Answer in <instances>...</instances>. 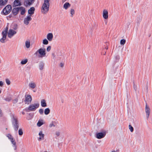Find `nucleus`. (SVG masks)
I'll return each instance as SVG.
<instances>
[{
	"instance_id": "obj_1",
	"label": "nucleus",
	"mask_w": 152,
	"mask_h": 152,
	"mask_svg": "<svg viewBox=\"0 0 152 152\" xmlns=\"http://www.w3.org/2000/svg\"><path fill=\"white\" fill-rule=\"evenodd\" d=\"M50 0H44L41 8L42 12L44 14L47 13L49 10L50 6L49 1Z\"/></svg>"
},
{
	"instance_id": "obj_2",
	"label": "nucleus",
	"mask_w": 152,
	"mask_h": 152,
	"mask_svg": "<svg viewBox=\"0 0 152 152\" xmlns=\"http://www.w3.org/2000/svg\"><path fill=\"white\" fill-rule=\"evenodd\" d=\"M39 103L31 104H30L28 107L26 108L25 110L27 112L34 111L39 107Z\"/></svg>"
},
{
	"instance_id": "obj_3",
	"label": "nucleus",
	"mask_w": 152,
	"mask_h": 152,
	"mask_svg": "<svg viewBox=\"0 0 152 152\" xmlns=\"http://www.w3.org/2000/svg\"><path fill=\"white\" fill-rule=\"evenodd\" d=\"M45 49L44 48H40L38 49L35 53L34 55H37L38 53L39 54V57L40 58H43L46 56V53Z\"/></svg>"
},
{
	"instance_id": "obj_4",
	"label": "nucleus",
	"mask_w": 152,
	"mask_h": 152,
	"mask_svg": "<svg viewBox=\"0 0 152 152\" xmlns=\"http://www.w3.org/2000/svg\"><path fill=\"white\" fill-rule=\"evenodd\" d=\"M12 124L14 130L17 131L19 127V124L17 118L13 115L12 116Z\"/></svg>"
},
{
	"instance_id": "obj_5",
	"label": "nucleus",
	"mask_w": 152,
	"mask_h": 152,
	"mask_svg": "<svg viewBox=\"0 0 152 152\" xmlns=\"http://www.w3.org/2000/svg\"><path fill=\"white\" fill-rule=\"evenodd\" d=\"M12 7L10 4L7 5L3 10L1 13L4 15L9 14L12 10Z\"/></svg>"
},
{
	"instance_id": "obj_6",
	"label": "nucleus",
	"mask_w": 152,
	"mask_h": 152,
	"mask_svg": "<svg viewBox=\"0 0 152 152\" xmlns=\"http://www.w3.org/2000/svg\"><path fill=\"white\" fill-rule=\"evenodd\" d=\"M8 29V27L7 26L5 29L2 32V37L0 39V41L1 43H4L5 42V40L7 37Z\"/></svg>"
},
{
	"instance_id": "obj_7",
	"label": "nucleus",
	"mask_w": 152,
	"mask_h": 152,
	"mask_svg": "<svg viewBox=\"0 0 152 152\" xmlns=\"http://www.w3.org/2000/svg\"><path fill=\"white\" fill-rule=\"evenodd\" d=\"M25 99L24 102L26 104H30L32 100V98L31 95H26Z\"/></svg>"
},
{
	"instance_id": "obj_8",
	"label": "nucleus",
	"mask_w": 152,
	"mask_h": 152,
	"mask_svg": "<svg viewBox=\"0 0 152 152\" xmlns=\"http://www.w3.org/2000/svg\"><path fill=\"white\" fill-rule=\"evenodd\" d=\"M106 134L105 132H99L96 134V137L98 139L104 138Z\"/></svg>"
},
{
	"instance_id": "obj_9",
	"label": "nucleus",
	"mask_w": 152,
	"mask_h": 152,
	"mask_svg": "<svg viewBox=\"0 0 152 152\" xmlns=\"http://www.w3.org/2000/svg\"><path fill=\"white\" fill-rule=\"evenodd\" d=\"M32 20V18H31V15H28L26 17L24 18V19L23 22L24 24L26 25H28L30 21Z\"/></svg>"
},
{
	"instance_id": "obj_10",
	"label": "nucleus",
	"mask_w": 152,
	"mask_h": 152,
	"mask_svg": "<svg viewBox=\"0 0 152 152\" xmlns=\"http://www.w3.org/2000/svg\"><path fill=\"white\" fill-rule=\"evenodd\" d=\"M16 32L12 29H10L8 33V36L10 38H11L14 35L16 34Z\"/></svg>"
},
{
	"instance_id": "obj_11",
	"label": "nucleus",
	"mask_w": 152,
	"mask_h": 152,
	"mask_svg": "<svg viewBox=\"0 0 152 152\" xmlns=\"http://www.w3.org/2000/svg\"><path fill=\"white\" fill-rule=\"evenodd\" d=\"M28 86L30 89H34L37 87L36 83L34 81H31L29 83Z\"/></svg>"
},
{
	"instance_id": "obj_12",
	"label": "nucleus",
	"mask_w": 152,
	"mask_h": 152,
	"mask_svg": "<svg viewBox=\"0 0 152 152\" xmlns=\"http://www.w3.org/2000/svg\"><path fill=\"white\" fill-rule=\"evenodd\" d=\"M145 111L146 114V118L147 119H148L149 117L150 111V108L149 106H148L147 104L145 105Z\"/></svg>"
},
{
	"instance_id": "obj_13",
	"label": "nucleus",
	"mask_w": 152,
	"mask_h": 152,
	"mask_svg": "<svg viewBox=\"0 0 152 152\" xmlns=\"http://www.w3.org/2000/svg\"><path fill=\"white\" fill-rule=\"evenodd\" d=\"M35 0H24V4L26 6H29L32 4Z\"/></svg>"
},
{
	"instance_id": "obj_14",
	"label": "nucleus",
	"mask_w": 152,
	"mask_h": 152,
	"mask_svg": "<svg viewBox=\"0 0 152 152\" xmlns=\"http://www.w3.org/2000/svg\"><path fill=\"white\" fill-rule=\"evenodd\" d=\"M102 16L103 18L107 19L108 17V11L106 9H104L102 12Z\"/></svg>"
},
{
	"instance_id": "obj_15",
	"label": "nucleus",
	"mask_w": 152,
	"mask_h": 152,
	"mask_svg": "<svg viewBox=\"0 0 152 152\" xmlns=\"http://www.w3.org/2000/svg\"><path fill=\"white\" fill-rule=\"evenodd\" d=\"M19 11V7H15L12 10V13L14 15H16Z\"/></svg>"
},
{
	"instance_id": "obj_16",
	"label": "nucleus",
	"mask_w": 152,
	"mask_h": 152,
	"mask_svg": "<svg viewBox=\"0 0 152 152\" xmlns=\"http://www.w3.org/2000/svg\"><path fill=\"white\" fill-rule=\"evenodd\" d=\"M39 137L38 139V140L40 141L42 140H43L44 139V137L45 135L43 133V132L42 131H40L39 133Z\"/></svg>"
},
{
	"instance_id": "obj_17",
	"label": "nucleus",
	"mask_w": 152,
	"mask_h": 152,
	"mask_svg": "<svg viewBox=\"0 0 152 152\" xmlns=\"http://www.w3.org/2000/svg\"><path fill=\"white\" fill-rule=\"evenodd\" d=\"M53 37V35L51 33H49L47 34V39L50 41H52Z\"/></svg>"
},
{
	"instance_id": "obj_18",
	"label": "nucleus",
	"mask_w": 152,
	"mask_h": 152,
	"mask_svg": "<svg viewBox=\"0 0 152 152\" xmlns=\"http://www.w3.org/2000/svg\"><path fill=\"white\" fill-rule=\"evenodd\" d=\"M45 64L44 62L42 61H40L39 64V69L40 70H42L44 68Z\"/></svg>"
},
{
	"instance_id": "obj_19",
	"label": "nucleus",
	"mask_w": 152,
	"mask_h": 152,
	"mask_svg": "<svg viewBox=\"0 0 152 152\" xmlns=\"http://www.w3.org/2000/svg\"><path fill=\"white\" fill-rule=\"evenodd\" d=\"M34 10L35 9L34 7H31L30 8L28 11V14L30 15H31H31L34 13Z\"/></svg>"
},
{
	"instance_id": "obj_20",
	"label": "nucleus",
	"mask_w": 152,
	"mask_h": 152,
	"mask_svg": "<svg viewBox=\"0 0 152 152\" xmlns=\"http://www.w3.org/2000/svg\"><path fill=\"white\" fill-rule=\"evenodd\" d=\"M21 0H15L14 1V5L15 7L20 6L21 5Z\"/></svg>"
},
{
	"instance_id": "obj_21",
	"label": "nucleus",
	"mask_w": 152,
	"mask_h": 152,
	"mask_svg": "<svg viewBox=\"0 0 152 152\" xmlns=\"http://www.w3.org/2000/svg\"><path fill=\"white\" fill-rule=\"evenodd\" d=\"M19 11H20V14L21 15H24L25 12L26 10L25 8L23 7H19Z\"/></svg>"
},
{
	"instance_id": "obj_22",
	"label": "nucleus",
	"mask_w": 152,
	"mask_h": 152,
	"mask_svg": "<svg viewBox=\"0 0 152 152\" xmlns=\"http://www.w3.org/2000/svg\"><path fill=\"white\" fill-rule=\"evenodd\" d=\"M8 0H0V4L2 6L6 5L7 3Z\"/></svg>"
},
{
	"instance_id": "obj_23",
	"label": "nucleus",
	"mask_w": 152,
	"mask_h": 152,
	"mask_svg": "<svg viewBox=\"0 0 152 152\" xmlns=\"http://www.w3.org/2000/svg\"><path fill=\"white\" fill-rule=\"evenodd\" d=\"M70 4L68 2H66L63 5V8L65 10H67V9L70 7Z\"/></svg>"
},
{
	"instance_id": "obj_24",
	"label": "nucleus",
	"mask_w": 152,
	"mask_h": 152,
	"mask_svg": "<svg viewBox=\"0 0 152 152\" xmlns=\"http://www.w3.org/2000/svg\"><path fill=\"white\" fill-rule=\"evenodd\" d=\"M44 124V122L43 120H39L37 123V125L38 126L40 127L42 125Z\"/></svg>"
},
{
	"instance_id": "obj_25",
	"label": "nucleus",
	"mask_w": 152,
	"mask_h": 152,
	"mask_svg": "<svg viewBox=\"0 0 152 152\" xmlns=\"http://www.w3.org/2000/svg\"><path fill=\"white\" fill-rule=\"evenodd\" d=\"M41 105L42 107H46L47 104L46 100L44 99H42L41 101Z\"/></svg>"
},
{
	"instance_id": "obj_26",
	"label": "nucleus",
	"mask_w": 152,
	"mask_h": 152,
	"mask_svg": "<svg viewBox=\"0 0 152 152\" xmlns=\"http://www.w3.org/2000/svg\"><path fill=\"white\" fill-rule=\"evenodd\" d=\"M25 46L27 48H28L30 47V42L29 40H27L25 42Z\"/></svg>"
},
{
	"instance_id": "obj_27",
	"label": "nucleus",
	"mask_w": 152,
	"mask_h": 152,
	"mask_svg": "<svg viewBox=\"0 0 152 152\" xmlns=\"http://www.w3.org/2000/svg\"><path fill=\"white\" fill-rule=\"evenodd\" d=\"M50 112V110L49 108H47L45 109L44 110V113L45 115H48L49 113Z\"/></svg>"
},
{
	"instance_id": "obj_28",
	"label": "nucleus",
	"mask_w": 152,
	"mask_h": 152,
	"mask_svg": "<svg viewBox=\"0 0 152 152\" xmlns=\"http://www.w3.org/2000/svg\"><path fill=\"white\" fill-rule=\"evenodd\" d=\"M70 13L71 14L70 16L71 17H72L75 14V11L73 9H71L70 11Z\"/></svg>"
},
{
	"instance_id": "obj_29",
	"label": "nucleus",
	"mask_w": 152,
	"mask_h": 152,
	"mask_svg": "<svg viewBox=\"0 0 152 152\" xmlns=\"http://www.w3.org/2000/svg\"><path fill=\"white\" fill-rule=\"evenodd\" d=\"M28 62V59H25L21 61L20 63L21 64L24 65L26 64Z\"/></svg>"
},
{
	"instance_id": "obj_30",
	"label": "nucleus",
	"mask_w": 152,
	"mask_h": 152,
	"mask_svg": "<svg viewBox=\"0 0 152 152\" xmlns=\"http://www.w3.org/2000/svg\"><path fill=\"white\" fill-rule=\"evenodd\" d=\"M18 134L20 136H22L23 134V130L21 129H19L18 130Z\"/></svg>"
},
{
	"instance_id": "obj_31",
	"label": "nucleus",
	"mask_w": 152,
	"mask_h": 152,
	"mask_svg": "<svg viewBox=\"0 0 152 152\" xmlns=\"http://www.w3.org/2000/svg\"><path fill=\"white\" fill-rule=\"evenodd\" d=\"M42 43L44 45H47L48 44V41L46 39H45L43 40Z\"/></svg>"
},
{
	"instance_id": "obj_32",
	"label": "nucleus",
	"mask_w": 152,
	"mask_h": 152,
	"mask_svg": "<svg viewBox=\"0 0 152 152\" xmlns=\"http://www.w3.org/2000/svg\"><path fill=\"white\" fill-rule=\"evenodd\" d=\"M126 42V40L125 39H121L120 41V44L121 45H124Z\"/></svg>"
},
{
	"instance_id": "obj_33",
	"label": "nucleus",
	"mask_w": 152,
	"mask_h": 152,
	"mask_svg": "<svg viewBox=\"0 0 152 152\" xmlns=\"http://www.w3.org/2000/svg\"><path fill=\"white\" fill-rule=\"evenodd\" d=\"M5 81L7 85H9L10 84V81L8 78H6L5 80Z\"/></svg>"
},
{
	"instance_id": "obj_34",
	"label": "nucleus",
	"mask_w": 152,
	"mask_h": 152,
	"mask_svg": "<svg viewBox=\"0 0 152 152\" xmlns=\"http://www.w3.org/2000/svg\"><path fill=\"white\" fill-rule=\"evenodd\" d=\"M129 129H130V131L132 132L133 131L134 128L131 125H129Z\"/></svg>"
},
{
	"instance_id": "obj_35",
	"label": "nucleus",
	"mask_w": 152,
	"mask_h": 152,
	"mask_svg": "<svg viewBox=\"0 0 152 152\" xmlns=\"http://www.w3.org/2000/svg\"><path fill=\"white\" fill-rule=\"evenodd\" d=\"M11 142L14 145H16V142L15 141V140L13 138H12L10 140Z\"/></svg>"
},
{
	"instance_id": "obj_36",
	"label": "nucleus",
	"mask_w": 152,
	"mask_h": 152,
	"mask_svg": "<svg viewBox=\"0 0 152 152\" xmlns=\"http://www.w3.org/2000/svg\"><path fill=\"white\" fill-rule=\"evenodd\" d=\"M7 137H8L9 139L10 140L12 138H13V137L10 134H8L7 135Z\"/></svg>"
},
{
	"instance_id": "obj_37",
	"label": "nucleus",
	"mask_w": 152,
	"mask_h": 152,
	"mask_svg": "<svg viewBox=\"0 0 152 152\" xmlns=\"http://www.w3.org/2000/svg\"><path fill=\"white\" fill-rule=\"evenodd\" d=\"M5 100L6 101L10 102L11 100V98L10 97H7L5 99Z\"/></svg>"
},
{
	"instance_id": "obj_38",
	"label": "nucleus",
	"mask_w": 152,
	"mask_h": 152,
	"mask_svg": "<svg viewBox=\"0 0 152 152\" xmlns=\"http://www.w3.org/2000/svg\"><path fill=\"white\" fill-rule=\"evenodd\" d=\"M39 112L41 114H42L43 113L44 110L42 109H40L39 110Z\"/></svg>"
},
{
	"instance_id": "obj_39",
	"label": "nucleus",
	"mask_w": 152,
	"mask_h": 152,
	"mask_svg": "<svg viewBox=\"0 0 152 152\" xmlns=\"http://www.w3.org/2000/svg\"><path fill=\"white\" fill-rule=\"evenodd\" d=\"M55 125L52 122L50 123L49 125V127H55Z\"/></svg>"
},
{
	"instance_id": "obj_40",
	"label": "nucleus",
	"mask_w": 152,
	"mask_h": 152,
	"mask_svg": "<svg viewBox=\"0 0 152 152\" xmlns=\"http://www.w3.org/2000/svg\"><path fill=\"white\" fill-rule=\"evenodd\" d=\"M51 49V47L50 46H49L47 48V49H46L47 51L48 52H49L50 50Z\"/></svg>"
},
{
	"instance_id": "obj_41",
	"label": "nucleus",
	"mask_w": 152,
	"mask_h": 152,
	"mask_svg": "<svg viewBox=\"0 0 152 152\" xmlns=\"http://www.w3.org/2000/svg\"><path fill=\"white\" fill-rule=\"evenodd\" d=\"M60 133L59 131H56V134L57 136H58L60 135Z\"/></svg>"
},
{
	"instance_id": "obj_42",
	"label": "nucleus",
	"mask_w": 152,
	"mask_h": 152,
	"mask_svg": "<svg viewBox=\"0 0 152 152\" xmlns=\"http://www.w3.org/2000/svg\"><path fill=\"white\" fill-rule=\"evenodd\" d=\"M3 114L2 112V110L0 109V117H1L3 116Z\"/></svg>"
},
{
	"instance_id": "obj_43",
	"label": "nucleus",
	"mask_w": 152,
	"mask_h": 152,
	"mask_svg": "<svg viewBox=\"0 0 152 152\" xmlns=\"http://www.w3.org/2000/svg\"><path fill=\"white\" fill-rule=\"evenodd\" d=\"M4 85V83L2 81H0V86H2Z\"/></svg>"
},
{
	"instance_id": "obj_44",
	"label": "nucleus",
	"mask_w": 152,
	"mask_h": 152,
	"mask_svg": "<svg viewBox=\"0 0 152 152\" xmlns=\"http://www.w3.org/2000/svg\"><path fill=\"white\" fill-rule=\"evenodd\" d=\"M64 66V64L63 63H61L60 64V66L61 67H63Z\"/></svg>"
},
{
	"instance_id": "obj_45",
	"label": "nucleus",
	"mask_w": 152,
	"mask_h": 152,
	"mask_svg": "<svg viewBox=\"0 0 152 152\" xmlns=\"http://www.w3.org/2000/svg\"><path fill=\"white\" fill-rule=\"evenodd\" d=\"M67 0H62V2L64 3Z\"/></svg>"
},
{
	"instance_id": "obj_46",
	"label": "nucleus",
	"mask_w": 152,
	"mask_h": 152,
	"mask_svg": "<svg viewBox=\"0 0 152 152\" xmlns=\"http://www.w3.org/2000/svg\"><path fill=\"white\" fill-rule=\"evenodd\" d=\"M134 88L135 90H136L137 89V88L136 87L134 86Z\"/></svg>"
},
{
	"instance_id": "obj_47",
	"label": "nucleus",
	"mask_w": 152,
	"mask_h": 152,
	"mask_svg": "<svg viewBox=\"0 0 152 152\" xmlns=\"http://www.w3.org/2000/svg\"><path fill=\"white\" fill-rule=\"evenodd\" d=\"M2 7V6L0 4V10H1Z\"/></svg>"
},
{
	"instance_id": "obj_48",
	"label": "nucleus",
	"mask_w": 152,
	"mask_h": 152,
	"mask_svg": "<svg viewBox=\"0 0 152 152\" xmlns=\"http://www.w3.org/2000/svg\"><path fill=\"white\" fill-rule=\"evenodd\" d=\"M22 113L23 115H24L25 114V113L23 112H22Z\"/></svg>"
},
{
	"instance_id": "obj_49",
	"label": "nucleus",
	"mask_w": 152,
	"mask_h": 152,
	"mask_svg": "<svg viewBox=\"0 0 152 152\" xmlns=\"http://www.w3.org/2000/svg\"><path fill=\"white\" fill-rule=\"evenodd\" d=\"M108 47H106V48H105V49H106V50H107V49H108Z\"/></svg>"
},
{
	"instance_id": "obj_50",
	"label": "nucleus",
	"mask_w": 152,
	"mask_h": 152,
	"mask_svg": "<svg viewBox=\"0 0 152 152\" xmlns=\"http://www.w3.org/2000/svg\"><path fill=\"white\" fill-rule=\"evenodd\" d=\"M111 152H116L115 151H111Z\"/></svg>"
},
{
	"instance_id": "obj_51",
	"label": "nucleus",
	"mask_w": 152,
	"mask_h": 152,
	"mask_svg": "<svg viewBox=\"0 0 152 152\" xmlns=\"http://www.w3.org/2000/svg\"><path fill=\"white\" fill-rule=\"evenodd\" d=\"M9 17H11V16L10 15H9Z\"/></svg>"
},
{
	"instance_id": "obj_52",
	"label": "nucleus",
	"mask_w": 152,
	"mask_h": 152,
	"mask_svg": "<svg viewBox=\"0 0 152 152\" xmlns=\"http://www.w3.org/2000/svg\"><path fill=\"white\" fill-rule=\"evenodd\" d=\"M1 93V91L0 90V94Z\"/></svg>"
},
{
	"instance_id": "obj_53",
	"label": "nucleus",
	"mask_w": 152,
	"mask_h": 152,
	"mask_svg": "<svg viewBox=\"0 0 152 152\" xmlns=\"http://www.w3.org/2000/svg\"><path fill=\"white\" fill-rule=\"evenodd\" d=\"M34 91V92H35V91Z\"/></svg>"
}]
</instances>
